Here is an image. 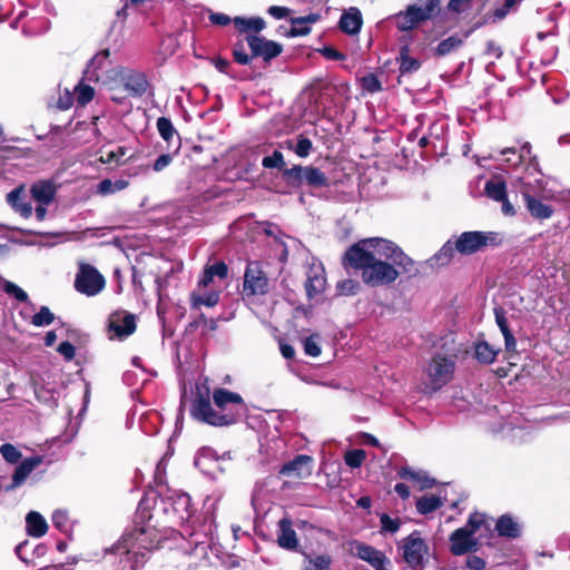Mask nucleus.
<instances>
[{
	"instance_id": "obj_29",
	"label": "nucleus",
	"mask_w": 570,
	"mask_h": 570,
	"mask_svg": "<svg viewBox=\"0 0 570 570\" xmlns=\"http://www.w3.org/2000/svg\"><path fill=\"white\" fill-rule=\"evenodd\" d=\"M455 252V243L448 240L436 254L428 259L426 263L432 268L446 266L452 261Z\"/></svg>"
},
{
	"instance_id": "obj_6",
	"label": "nucleus",
	"mask_w": 570,
	"mask_h": 570,
	"mask_svg": "<svg viewBox=\"0 0 570 570\" xmlns=\"http://www.w3.org/2000/svg\"><path fill=\"white\" fill-rule=\"evenodd\" d=\"M455 249L462 255L474 254L487 246H495L501 243V237L495 232H464L455 239Z\"/></svg>"
},
{
	"instance_id": "obj_26",
	"label": "nucleus",
	"mask_w": 570,
	"mask_h": 570,
	"mask_svg": "<svg viewBox=\"0 0 570 570\" xmlns=\"http://www.w3.org/2000/svg\"><path fill=\"white\" fill-rule=\"evenodd\" d=\"M234 27L240 32L248 35H256L259 33L262 30L265 29L266 22L261 17H235L233 19Z\"/></svg>"
},
{
	"instance_id": "obj_19",
	"label": "nucleus",
	"mask_w": 570,
	"mask_h": 570,
	"mask_svg": "<svg viewBox=\"0 0 570 570\" xmlns=\"http://www.w3.org/2000/svg\"><path fill=\"white\" fill-rule=\"evenodd\" d=\"M521 195L525 202V207L530 215L535 219H548L553 214V208L550 205L543 204L540 199L532 195V189L527 187L525 190H521Z\"/></svg>"
},
{
	"instance_id": "obj_23",
	"label": "nucleus",
	"mask_w": 570,
	"mask_h": 570,
	"mask_svg": "<svg viewBox=\"0 0 570 570\" xmlns=\"http://www.w3.org/2000/svg\"><path fill=\"white\" fill-rule=\"evenodd\" d=\"M56 186L50 180H39L31 185L30 194L36 203L51 204L56 197Z\"/></svg>"
},
{
	"instance_id": "obj_1",
	"label": "nucleus",
	"mask_w": 570,
	"mask_h": 570,
	"mask_svg": "<svg viewBox=\"0 0 570 570\" xmlns=\"http://www.w3.org/2000/svg\"><path fill=\"white\" fill-rule=\"evenodd\" d=\"M343 264L361 272L362 282L370 287L394 283L401 273L413 269L414 262L391 240L373 237L352 245Z\"/></svg>"
},
{
	"instance_id": "obj_32",
	"label": "nucleus",
	"mask_w": 570,
	"mask_h": 570,
	"mask_svg": "<svg viewBox=\"0 0 570 570\" xmlns=\"http://www.w3.org/2000/svg\"><path fill=\"white\" fill-rule=\"evenodd\" d=\"M332 558L328 554L304 553L303 570H330Z\"/></svg>"
},
{
	"instance_id": "obj_28",
	"label": "nucleus",
	"mask_w": 570,
	"mask_h": 570,
	"mask_svg": "<svg viewBox=\"0 0 570 570\" xmlns=\"http://www.w3.org/2000/svg\"><path fill=\"white\" fill-rule=\"evenodd\" d=\"M8 204L22 217L28 218L32 214L31 203L23 197V187L14 188L7 195Z\"/></svg>"
},
{
	"instance_id": "obj_58",
	"label": "nucleus",
	"mask_w": 570,
	"mask_h": 570,
	"mask_svg": "<svg viewBox=\"0 0 570 570\" xmlns=\"http://www.w3.org/2000/svg\"><path fill=\"white\" fill-rule=\"evenodd\" d=\"M51 520H52L53 525L57 529H59L61 531L66 530L67 523H68V514H67L66 511H63V510H56L52 513Z\"/></svg>"
},
{
	"instance_id": "obj_50",
	"label": "nucleus",
	"mask_w": 570,
	"mask_h": 570,
	"mask_svg": "<svg viewBox=\"0 0 570 570\" xmlns=\"http://www.w3.org/2000/svg\"><path fill=\"white\" fill-rule=\"evenodd\" d=\"M320 335L313 334L305 338L304 341V351L307 355L316 357L321 354Z\"/></svg>"
},
{
	"instance_id": "obj_63",
	"label": "nucleus",
	"mask_w": 570,
	"mask_h": 570,
	"mask_svg": "<svg viewBox=\"0 0 570 570\" xmlns=\"http://www.w3.org/2000/svg\"><path fill=\"white\" fill-rule=\"evenodd\" d=\"M73 101H76L73 92L71 94L69 90H66L65 94L59 97L57 105L59 109L67 110L72 106Z\"/></svg>"
},
{
	"instance_id": "obj_61",
	"label": "nucleus",
	"mask_w": 570,
	"mask_h": 570,
	"mask_svg": "<svg viewBox=\"0 0 570 570\" xmlns=\"http://www.w3.org/2000/svg\"><path fill=\"white\" fill-rule=\"evenodd\" d=\"M207 268L209 269V273H212L214 277H218L220 279L227 277L228 268L224 262H217L208 266Z\"/></svg>"
},
{
	"instance_id": "obj_2",
	"label": "nucleus",
	"mask_w": 570,
	"mask_h": 570,
	"mask_svg": "<svg viewBox=\"0 0 570 570\" xmlns=\"http://www.w3.org/2000/svg\"><path fill=\"white\" fill-rule=\"evenodd\" d=\"M157 542L158 535L154 528L136 525L111 549V556L119 559L118 570L141 569Z\"/></svg>"
},
{
	"instance_id": "obj_64",
	"label": "nucleus",
	"mask_w": 570,
	"mask_h": 570,
	"mask_svg": "<svg viewBox=\"0 0 570 570\" xmlns=\"http://www.w3.org/2000/svg\"><path fill=\"white\" fill-rule=\"evenodd\" d=\"M58 352L68 361H71L76 355L75 346L69 342H62L58 347Z\"/></svg>"
},
{
	"instance_id": "obj_42",
	"label": "nucleus",
	"mask_w": 570,
	"mask_h": 570,
	"mask_svg": "<svg viewBox=\"0 0 570 570\" xmlns=\"http://www.w3.org/2000/svg\"><path fill=\"white\" fill-rule=\"evenodd\" d=\"M498 351L490 346L487 342H479L475 345V357L485 364L492 363L497 357Z\"/></svg>"
},
{
	"instance_id": "obj_53",
	"label": "nucleus",
	"mask_w": 570,
	"mask_h": 570,
	"mask_svg": "<svg viewBox=\"0 0 570 570\" xmlns=\"http://www.w3.org/2000/svg\"><path fill=\"white\" fill-rule=\"evenodd\" d=\"M364 459H365V451H363V450H352L345 454V463L350 468L361 466Z\"/></svg>"
},
{
	"instance_id": "obj_57",
	"label": "nucleus",
	"mask_w": 570,
	"mask_h": 570,
	"mask_svg": "<svg viewBox=\"0 0 570 570\" xmlns=\"http://www.w3.org/2000/svg\"><path fill=\"white\" fill-rule=\"evenodd\" d=\"M485 517L482 513H473L470 515L466 524L463 528H469L472 534L480 529V527L484 523Z\"/></svg>"
},
{
	"instance_id": "obj_15",
	"label": "nucleus",
	"mask_w": 570,
	"mask_h": 570,
	"mask_svg": "<svg viewBox=\"0 0 570 570\" xmlns=\"http://www.w3.org/2000/svg\"><path fill=\"white\" fill-rule=\"evenodd\" d=\"M350 551L357 558L368 562L375 570H386L384 568L385 556L374 547L353 540L350 542Z\"/></svg>"
},
{
	"instance_id": "obj_5",
	"label": "nucleus",
	"mask_w": 570,
	"mask_h": 570,
	"mask_svg": "<svg viewBox=\"0 0 570 570\" xmlns=\"http://www.w3.org/2000/svg\"><path fill=\"white\" fill-rule=\"evenodd\" d=\"M190 413L195 420L214 426H225L233 424L239 417V412L222 413L214 410L209 400L204 396H198L195 399Z\"/></svg>"
},
{
	"instance_id": "obj_9",
	"label": "nucleus",
	"mask_w": 570,
	"mask_h": 570,
	"mask_svg": "<svg viewBox=\"0 0 570 570\" xmlns=\"http://www.w3.org/2000/svg\"><path fill=\"white\" fill-rule=\"evenodd\" d=\"M76 289L87 296H95L105 287L104 276L91 265L81 263L75 279Z\"/></svg>"
},
{
	"instance_id": "obj_62",
	"label": "nucleus",
	"mask_w": 570,
	"mask_h": 570,
	"mask_svg": "<svg viewBox=\"0 0 570 570\" xmlns=\"http://www.w3.org/2000/svg\"><path fill=\"white\" fill-rule=\"evenodd\" d=\"M267 12L274 19L281 20L289 16L291 9L287 7L272 6L267 9Z\"/></svg>"
},
{
	"instance_id": "obj_36",
	"label": "nucleus",
	"mask_w": 570,
	"mask_h": 570,
	"mask_svg": "<svg viewBox=\"0 0 570 570\" xmlns=\"http://www.w3.org/2000/svg\"><path fill=\"white\" fill-rule=\"evenodd\" d=\"M443 504V501L440 497L434 494H426L417 499L416 501V510L420 514H429L436 509H439Z\"/></svg>"
},
{
	"instance_id": "obj_13",
	"label": "nucleus",
	"mask_w": 570,
	"mask_h": 570,
	"mask_svg": "<svg viewBox=\"0 0 570 570\" xmlns=\"http://www.w3.org/2000/svg\"><path fill=\"white\" fill-rule=\"evenodd\" d=\"M164 511L173 513L181 522L187 521L191 517L190 497L184 492H170L163 499Z\"/></svg>"
},
{
	"instance_id": "obj_8",
	"label": "nucleus",
	"mask_w": 570,
	"mask_h": 570,
	"mask_svg": "<svg viewBox=\"0 0 570 570\" xmlns=\"http://www.w3.org/2000/svg\"><path fill=\"white\" fill-rule=\"evenodd\" d=\"M454 362L442 355H435L428 365L426 375L429 379V387L438 391L448 384L453 375Z\"/></svg>"
},
{
	"instance_id": "obj_54",
	"label": "nucleus",
	"mask_w": 570,
	"mask_h": 570,
	"mask_svg": "<svg viewBox=\"0 0 570 570\" xmlns=\"http://www.w3.org/2000/svg\"><path fill=\"white\" fill-rule=\"evenodd\" d=\"M337 291L342 295H355L360 291V284L351 278L344 279L337 284Z\"/></svg>"
},
{
	"instance_id": "obj_38",
	"label": "nucleus",
	"mask_w": 570,
	"mask_h": 570,
	"mask_svg": "<svg viewBox=\"0 0 570 570\" xmlns=\"http://www.w3.org/2000/svg\"><path fill=\"white\" fill-rule=\"evenodd\" d=\"M463 45V39L459 36H451L444 40H442L438 47L435 48V55L439 57H444L456 49H459Z\"/></svg>"
},
{
	"instance_id": "obj_43",
	"label": "nucleus",
	"mask_w": 570,
	"mask_h": 570,
	"mask_svg": "<svg viewBox=\"0 0 570 570\" xmlns=\"http://www.w3.org/2000/svg\"><path fill=\"white\" fill-rule=\"evenodd\" d=\"M127 69L120 66H114L112 63L106 68L104 72H101L102 78L100 81L102 82H112V83H122L125 73Z\"/></svg>"
},
{
	"instance_id": "obj_17",
	"label": "nucleus",
	"mask_w": 570,
	"mask_h": 570,
	"mask_svg": "<svg viewBox=\"0 0 570 570\" xmlns=\"http://www.w3.org/2000/svg\"><path fill=\"white\" fill-rule=\"evenodd\" d=\"M451 552L454 556H462L473 551L478 547V540L469 528H459L450 535Z\"/></svg>"
},
{
	"instance_id": "obj_40",
	"label": "nucleus",
	"mask_w": 570,
	"mask_h": 570,
	"mask_svg": "<svg viewBox=\"0 0 570 570\" xmlns=\"http://www.w3.org/2000/svg\"><path fill=\"white\" fill-rule=\"evenodd\" d=\"M219 302V293L218 292H209L204 295L193 293L191 294V307L196 308L202 305L207 307H213Z\"/></svg>"
},
{
	"instance_id": "obj_60",
	"label": "nucleus",
	"mask_w": 570,
	"mask_h": 570,
	"mask_svg": "<svg viewBox=\"0 0 570 570\" xmlns=\"http://www.w3.org/2000/svg\"><path fill=\"white\" fill-rule=\"evenodd\" d=\"M531 153V145L529 142H524L521 146L520 154H517L514 148H504L500 151L501 155H512L514 156L518 161H522L524 158V155H529Z\"/></svg>"
},
{
	"instance_id": "obj_34",
	"label": "nucleus",
	"mask_w": 570,
	"mask_h": 570,
	"mask_svg": "<svg viewBox=\"0 0 570 570\" xmlns=\"http://www.w3.org/2000/svg\"><path fill=\"white\" fill-rule=\"evenodd\" d=\"M397 61L401 75L413 73L421 67V61L410 56V50L406 46L401 48Z\"/></svg>"
},
{
	"instance_id": "obj_55",
	"label": "nucleus",
	"mask_w": 570,
	"mask_h": 570,
	"mask_svg": "<svg viewBox=\"0 0 570 570\" xmlns=\"http://www.w3.org/2000/svg\"><path fill=\"white\" fill-rule=\"evenodd\" d=\"M362 87L371 94L377 92L382 89L379 78L373 73L366 75L362 78Z\"/></svg>"
},
{
	"instance_id": "obj_39",
	"label": "nucleus",
	"mask_w": 570,
	"mask_h": 570,
	"mask_svg": "<svg viewBox=\"0 0 570 570\" xmlns=\"http://www.w3.org/2000/svg\"><path fill=\"white\" fill-rule=\"evenodd\" d=\"M485 193L491 199L495 202L503 200L507 197L505 183L500 179L489 180L485 184Z\"/></svg>"
},
{
	"instance_id": "obj_52",
	"label": "nucleus",
	"mask_w": 570,
	"mask_h": 570,
	"mask_svg": "<svg viewBox=\"0 0 570 570\" xmlns=\"http://www.w3.org/2000/svg\"><path fill=\"white\" fill-rule=\"evenodd\" d=\"M234 60L243 66H246L250 62L252 57L246 52L245 46L243 41H238L233 49Z\"/></svg>"
},
{
	"instance_id": "obj_31",
	"label": "nucleus",
	"mask_w": 570,
	"mask_h": 570,
	"mask_svg": "<svg viewBox=\"0 0 570 570\" xmlns=\"http://www.w3.org/2000/svg\"><path fill=\"white\" fill-rule=\"evenodd\" d=\"M400 478L411 480L420 485L421 490L432 488L435 480L431 479L424 471H415L409 466H403L399 470Z\"/></svg>"
},
{
	"instance_id": "obj_51",
	"label": "nucleus",
	"mask_w": 570,
	"mask_h": 570,
	"mask_svg": "<svg viewBox=\"0 0 570 570\" xmlns=\"http://www.w3.org/2000/svg\"><path fill=\"white\" fill-rule=\"evenodd\" d=\"M265 168H279L285 166L284 156L279 150H275L272 156H266L262 160Z\"/></svg>"
},
{
	"instance_id": "obj_48",
	"label": "nucleus",
	"mask_w": 570,
	"mask_h": 570,
	"mask_svg": "<svg viewBox=\"0 0 570 570\" xmlns=\"http://www.w3.org/2000/svg\"><path fill=\"white\" fill-rule=\"evenodd\" d=\"M520 191L525 190L527 187H529L532 189V195L534 197H538L544 188L543 180L541 178H534L531 180L528 176H524L520 178Z\"/></svg>"
},
{
	"instance_id": "obj_16",
	"label": "nucleus",
	"mask_w": 570,
	"mask_h": 570,
	"mask_svg": "<svg viewBox=\"0 0 570 570\" xmlns=\"http://www.w3.org/2000/svg\"><path fill=\"white\" fill-rule=\"evenodd\" d=\"M213 401L215 405L224 413L239 412V416L245 410L242 396L238 393L228 391L226 389H217L213 393Z\"/></svg>"
},
{
	"instance_id": "obj_20",
	"label": "nucleus",
	"mask_w": 570,
	"mask_h": 570,
	"mask_svg": "<svg viewBox=\"0 0 570 570\" xmlns=\"http://www.w3.org/2000/svg\"><path fill=\"white\" fill-rule=\"evenodd\" d=\"M362 26L363 17L360 9L356 7H351L350 9L345 10L338 21L340 29L348 36L358 35Z\"/></svg>"
},
{
	"instance_id": "obj_44",
	"label": "nucleus",
	"mask_w": 570,
	"mask_h": 570,
	"mask_svg": "<svg viewBox=\"0 0 570 570\" xmlns=\"http://www.w3.org/2000/svg\"><path fill=\"white\" fill-rule=\"evenodd\" d=\"M126 151L127 149L121 146H118L115 149H105L101 151L100 160L105 164L119 165L122 163Z\"/></svg>"
},
{
	"instance_id": "obj_18",
	"label": "nucleus",
	"mask_w": 570,
	"mask_h": 570,
	"mask_svg": "<svg viewBox=\"0 0 570 570\" xmlns=\"http://www.w3.org/2000/svg\"><path fill=\"white\" fill-rule=\"evenodd\" d=\"M43 462L41 455H33L24 459L14 470L11 483L6 487L7 491L16 490L20 488L29 478L35 469H37Z\"/></svg>"
},
{
	"instance_id": "obj_46",
	"label": "nucleus",
	"mask_w": 570,
	"mask_h": 570,
	"mask_svg": "<svg viewBox=\"0 0 570 570\" xmlns=\"http://www.w3.org/2000/svg\"><path fill=\"white\" fill-rule=\"evenodd\" d=\"M3 291L8 295L13 296L17 301L28 303L31 307H33L32 303L29 302L28 294L17 284L10 281H3Z\"/></svg>"
},
{
	"instance_id": "obj_4",
	"label": "nucleus",
	"mask_w": 570,
	"mask_h": 570,
	"mask_svg": "<svg viewBox=\"0 0 570 570\" xmlns=\"http://www.w3.org/2000/svg\"><path fill=\"white\" fill-rule=\"evenodd\" d=\"M286 183L295 188L304 185L312 188H323L330 185V179L324 171L313 166L295 165L283 170Z\"/></svg>"
},
{
	"instance_id": "obj_35",
	"label": "nucleus",
	"mask_w": 570,
	"mask_h": 570,
	"mask_svg": "<svg viewBox=\"0 0 570 570\" xmlns=\"http://www.w3.org/2000/svg\"><path fill=\"white\" fill-rule=\"evenodd\" d=\"M157 129L159 131V135L167 141L173 142L176 140V150L180 146V139L176 131V129L173 126V122L165 117H160L157 120Z\"/></svg>"
},
{
	"instance_id": "obj_14",
	"label": "nucleus",
	"mask_w": 570,
	"mask_h": 570,
	"mask_svg": "<svg viewBox=\"0 0 570 570\" xmlns=\"http://www.w3.org/2000/svg\"><path fill=\"white\" fill-rule=\"evenodd\" d=\"M314 460L311 455L298 454L279 469V474L292 479H307L313 473Z\"/></svg>"
},
{
	"instance_id": "obj_12",
	"label": "nucleus",
	"mask_w": 570,
	"mask_h": 570,
	"mask_svg": "<svg viewBox=\"0 0 570 570\" xmlns=\"http://www.w3.org/2000/svg\"><path fill=\"white\" fill-rule=\"evenodd\" d=\"M246 42L250 49L252 57H261L265 61H269L283 51V46L276 41L268 40L256 35L246 36Z\"/></svg>"
},
{
	"instance_id": "obj_45",
	"label": "nucleus",
	"mask_w": 570,
	"mask_h": 570,
	"mask_svg": "<svg viewBox=\"0 0 570 570\" xmlns=\"http://www.w3.org/2000/svg\"><path fill=\"white\" fill-rule=\"evenodd\" d=\"M286 144H287V147L289 149H293L294 153L301 158H306L313 149L312 140L302 135H299L297 137V142H296L295 147L292 146V141H287Z\"/></svg>"
},
{
	"instance_id": "obj_30",
	"label": "nucleus",
	"mask_w": 570,
	"mask_h": 570,
	"mask_svg": "<svg viewBox=\"0 0 570 570\" xmlns=\"http://www.w3.org/2000/svg\"><path fill=\"white\" fill-rule=\"evenodd\" d=\"M27 532L33 538H40L47 533L48 524L45 518L36 511H31L26 517Z\"/></svg>"
},
{
	"instance_id": "obj_41",
	"label": "nucleus",
	"mask_w": 570,
	"mask_h": 570,
	"mask_svg": "<svg viewBox=\"0 0 570 570\" xmlns=\"http://www.w3.org/2000/svg\"><path fill=\"white\" fill-rule=\"evenodd\" d=\"M73 96L79 106H85L94 99L95 90L91 86L80 82L75 87Z\"/></svg>"
},
{
	"instance_id": "obj_7",
	"label": "nucleus",
	"mask_w": 570,
	"mask_h": 570,
	"mask_svg": "<svg viewBox=\"0 0 570 570\" xmlns=\"http://www.w3.org/2000/svg\"><path fill=\"white\" fill-rule=\"evenodd\" d=\"M230 464V456L225 453L218 455L210 448H203L195 458V465L209 478H217L224 473Z\"/></svg>"
},
{
	"instance_id": "obj_27",
	"label": "nucleus",
	"mask_w": 570,
	"mask_h": 570,
	"mask_svg": "<svg viewBox=\"0 0 570 570\" xmlns=\"http://www.w3.org/2000/svg\"><path fill=\"white\" fill-rule=\"evenodd\" d=\"M122 85L135 96L144 95L148 87L147 79L142 73L129 69L125 73Z\"/></svg>"
},
{
	"instance_id": "obj_37",
	"label": "nucleus",
	"mask_w": 570,
	"mask_h": 570,
	"mask_svg": "<svg viewBox=\"0 0 570 570\" xmlns=\"http://www.w3.org/2000/svg\"><path fill=\"white\" fill-rule=\"evenodd\" d=\"M128 185H129V181L126 179H116V180L102 179L98 184L97 190L101 195H109V194H114L116 191L124 190L125 188L128 187Z\"/></svg>"
},
{
	"instance_id": "obj_25",
	"label": "nucleus",
	"mask_w": 570,
	"mask_h": 570,
	"mask_svg": "<svg viewBox=\"0 0 570 570\" xmlns=\"http://www.w3.org/2000/svg\"><path fill=\"white\" fill-rule=\"evenodd\" d=\"M277 542L279 547L286 550H294L297 547L296 532L292 527V521L283 518L278 521V535Z\"/></svg>"
},
{
	"instance_id": "obj_22",
	"label": "nucleus",
	"mask_w": 570,
	"mask_h": 570,
	"mask_svg": "<svg viewBox=\"0 0 570 570\" xmlns=\"http://www.w3.org/2000/svg\"><path fill=\"white\" fill-rule=\"evenodd\" d=\"M110 52L108 49H105L98 52L88 63L87 69L85 70V76L88 80L100 81L102 78L101 72L106 70L107 67L111 65L109 60Z\"/></svg>"
},
{
	"instance_id": "obj_33",
	"label": "nucleus",
	"mask_w": 570,
	"mask_h": 570,
	"mask_svg": "<svg viewBox=\"0 0 570 570\" xmlns=\"http://www.w3.org/2000/svg\"><path fill=\"white\" fill-rule=\"evenodd\" d=\"M495 530L500 535L508 538H518L521 532L519 523L510 515L500 517L497 521Z\"/></svg>"
},
{
	"instance_id": "obj_3",
	"label": "nucleus",
	"mask_w": 570,
	"mask_h": 570,
	"mask_svg": "<svg viewBox=\"0 0 570 570\" xmlns=\"http://www.w3.org/2000/svg\"><path fill=\"white\" fill-rule=\"evenodd\" d=\"M420 4H410L404 11L394 16L396 28L401 31H410L421 22L433 17L441 0H419Z\"/></svg>"
},
{
	"instance_id": "obj_10",
	"label": "nucleus",
	"mask_w": 570,
	"mask_h": 570,
	"mask_svg": "<svg viewBox=\"0 0 570 570\" xmlns=\"http://www.w3.org/2000/svg\"><path fill=\"white\" fill-rule=\"evenodd\" d=\"M268 287V278L262 271L259 263H248L244 275L243 295L247 297L265 295Z\"/></svg>"
},
{
	"instance_id": "obj_11",
	"label": "nucleus",
	"mask_w": 570,
	"mask_h": 570,
	"mask_svg": "<svg viewBox=\"0 0 570 570\" xmlns=\"http://www.w3.org/2000/svg\"><path fill=\"white\" fill-rule=\"evenodd\" d=\"M403 558L411 568L423 564L429 548L417 532L411 533L402 543Z\"/></svg>"
},
{
	"instance_id": "obj_21",
	"label": "nucleus",
	"mask_w": 570,
	"mask_h": 570,
	"mask_svg": "<svg viewBox=\"0 0 570 570\" xmlns=\"http://www.w3.org/2000/svg\"><path fill=\"white\" fill-rule=\"evenodd\" d=\"M109 328L118 337L129 336L136 330L135 316L126 313H115L110 316Z\"/></svg>"
},
{
	"instance_id": "obj_49",
	"label": "nucleus",
	"mask_w": 570,
	"mask_h": 570,
	"mask_svg": "<svg viewBox=\"0 0 570 570\" xmlns=\"http://www.w3.org/2000/svg\"><path fill=\"white\" fill-rule=\"evenodd\" d=\"M0 453L3 459L9 463H17L21 458V452L12 444L4 443L0 446Z\"/></svg>"
},
{
	"instance_id": "obj_47",
	"label": "nucleus",
	"mask_w": 570,
	"mask_h": 570,
	"mask_svg": "<svg viewBox=\"0 0 570 570\" xmlns=\"http://www.w3.org/2000/svg\"><path fill=\"white\" fill-rule=\"evenodd\" d=\"M53 321V313L47 306H41L39 312L32 316L31 324L37 327H41L50 325Z\"/></svg>"
},
{
	"instance_id": "obj_24",
	"label": "nucleus",
	"mask_w": 570,
	"mask_h": 570,
	"mask_svg": "<svg viewBox=\"0 0 570 570\" xmlns=\"http://www.w3.org/2000/svg\"><path fill=\"white\" fill-rule=\"evenodd\" d=\"M326 278L324 268L321 265H313L306 279V292L309 297L321 294L325 289Z\"/></svg>"
},
{
	"instance_id": "obj_56",
	"label": "nucleus",
	"mask_w": 570,
	"mask_h": 570,
	"mask_svg": "<svg viewBox=\"0 0 570 570\" xmlns=\"http://www.w3.org/2000/svg\"><path fill=\"white\" fill-rule=\"evenodd\" d=\"M380 522H381L382 531L391 532V533H395L400 529V525H401V522L399 519H392L386 513H383L380 517Z\"/></svg>"
},
{
	"instance_id": "obj_59",
	"label": "nucleus",
	"mask_w": 570,
	"mask_h": 570,
	"mask_svg": "<svg viewBox=\"0 0 570 570\" xmlns=\"http://www.w3.org/2000/svg\"><path fill=\"white\" fill-rule=\"evenodd\" d=\"M517 2V0H505L501 7L494 9L493 17L497 20H502L515 7Z\"/></svg>"
}]
</instances>
